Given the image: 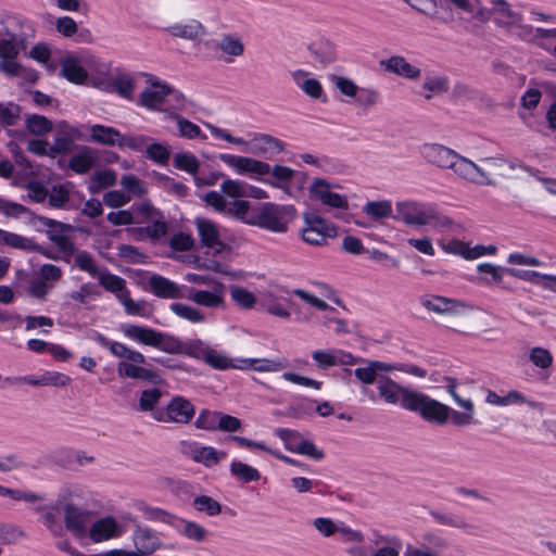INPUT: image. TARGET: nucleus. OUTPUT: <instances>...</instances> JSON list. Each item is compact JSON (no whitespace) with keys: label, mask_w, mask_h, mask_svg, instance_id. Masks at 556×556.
I'll list each match as a JSON object with an SVG mask.
<instances>
[{"label":"nucleus","mask_w":556,"mask_h":556,"mask_svg":"<svg viewBox=\"0 0 556 556\" xmlns=\"http://www.w3.org/2000/svg\"><path fill=\"white\" fill-rule=\"evenodd\" d=\"M90 138L92 141L101 144L118 147L121 132L113 127L96 124L90 128Z\"/></svg>","instance_id":"obj_36"},{"label":"nucleus","mask_w":556,"mask_h":556,"mask_svg":"<svg viewBox=\"0 0 556 556\" xmlns=\"http://www.w3.org/2000/svg\"><path fill=\"white\" fill-rule=\"evenodd\" d=\"M299 75L304 76V73L299 71L294 74L296 85L311 98L319 99L323 94L321 84L315 78H305L303 81H300Z\"/></svg>","instance_id":"obj_55"},{"label":"nucleus","mask_w":556,"mask_h":556,"mask_svg":"<svg viewBox=\"0 0 556 556\" xmlns=\"http://www.w3.org/2000/svg\"><path fill=\"white\" fill-rule=\"evenodd\" d=\"M255 211L256 205L251 206L249 201L236 199L230 203L227 202V211L224 213V215L233 217L244 224L251 225L250 220L253 219Z\"/></svg>","instance_id":"obj_34"},{"label":"nucleus","mask_w":556,"mask_h":556,"mask_svg":"<svg viewBox=\"0 0 556 556\" xmlns=\"http://www.w3.org/2000/svg\"><path fill=\"white\" fill-rule=\"evenodd\" d=\"M96 278L99 280V285L106 291L114 293L117 300L121 294H124V292H129L126 287V280L110 273L106 267H102Z\"/></svg>","instance_id":"obj_30"},{"label":"nucleus","mask_w":556,"mask_h":556,"mask_svg":"<svg viewBox=\"0 0 556 556\" xmlns=\"http://www.w3.org/2000/svg\"><path fill=\"white\" fill-rule=\"evenodd\" d=\"M377 392L363 387L361 393L370 402H382L388 405L400 406L407 409L416 389L405 387L393 380L387 375H380L376 386Z\"/></svg>","instance_id":"obj_4"},{"label":"nucleus","mask_w":556,"mask_h":556,"mask_svg":"<svg viewBox=\"0 0 556 556\" xmlns=\"http://www.w3.org/2000/svg\"><path fill=\"white\" fill-rule=\"evenodd\" d=\"M285 142L280 139L267 134L255 135L250 143L249 151L252 154L263 156L265 159H273L275 155L285 150Z\"/></svg>","instance_id":"obj_15"},{"label":"nucleus","mask_w":556,"mask_h":556,"mask_svg":"<svg viewBox=\"0 0 556 556\" xmlns=\"http://www.w3.org/2000/svg\"><path fill=\"white\" fill-rule=\"evenodd\" d=\"M275 434L283 442L285 447L293 453L298 451V446L303 441L301 433L293 429L277 428Z\"/></svg>","instance_id":"obj_51"},{"label":"nucleus","mask_w":556,"mask_h":556,"mask_svg":"<svg viewBox=\"0 0 556 556\" xmlns=\"http://www.w3.org/2000/svg\"><path fill=\"white\" fill-rule=\"evenodd\" d=\"M452 163L453 165L448 169H452L456 175L470 182L482 186H493L495 184L475 162L458 153H456Z\"/></svg>","instance_id":"obj_11"},{"label":"nucleus","mask_w":556,"mask_h":556,"mask_svg":"<svg viewBox=\"0 0 556 556\" xmlns=\"http://www.w3.org/2000/svg\"><path fill=\"white\" fill-rule=\"evenodd\" d=\"M63 510L66 529L76 534H83L86 531L91 514L71 503L66 504Z\"/></svg>","instance_id":"obj_20"},{"label":"nucleus","mask_w":556,"mask_h":556,"mask_svg":"<svg viewBox=\"0 0 556 556\" xmlns=\"http://www.w3.org/2000/svg\"><path fill=\"white\" fill-rule=\"evenodd\" d=\"M172 117L177 123V127H178L180 137H184L187 139H195V138H201L202 140L206 139V136L204 134H202L201 128L197 124L190 122L189 119H187L178 114H174Z\"/></svg>","instance_id":"obj_42"},{"label":"nucleus","mask_w":556,"mask_h":556,"mask_svg":"<svg viewBox=\"0 0 556 556\" xmlns=\"http://www.w3.org/2000/svg\"><path fill=\"white\" fill-rule=\"evenodd\" d=\"M121 533L116 520L111 516L97 520L89 530V536L93 542L106 541L119 536Z\"/></svg>","instance_id":"obj_21"},{"label":"nucleus","mask_w":556,"mask_h":556,"mask_svg":"<svg viewBox=\"0 0 556 556\" xmlns=\"http://www.w3.org/2000/svg\"><path fill=\"white\" fill-rule=\"evenodd\" d=\"M419 301L426 309L440 315L455 314L456 307L460 305L459 302L441 295H422Z\"/></svg>","instance_id":"obj_22"},{"label":"nucleus","mask_w":556,"mask_h":556,"mask_svg":"<svg viewBox=\"0 0 556 556\" xmlns=\"http://www.w3.org/2000/svg\"><path fill=\"white\" fill-rule=\"evenodd\" d=\"M429 515L441 526L462 529L469 534H473L478 530L477 526L467 522L465 517L458 514L430 510Z\"/></svg>","instance_id":"obj_26"},{"label":"nucleus","mask_w":556,"mask_h":556,"mask_svg":"<svg viewBox=\"0 0 556 556\" xmlns=\"http://www.w3.org/2000/svg\"><path fill=\"white\" fill-rule=\"evenodd\" d=\"M173 165L179 170H184L193 177L200 168V162L197 156L190 152H179L174 155Z\"/></svg>","instance_id":"obj_39"},{"label":"nucleus","mask_w":556,"mask_h":556,"mask_svg":"<svg viewBox=\"0 0 556 556\" xmlns=\"http://www.w3.org/2000/svg\"><path fill=\"white\" fill-rule=\"evenodd\" d=\"M420 153L428 163L440 168H450L457 152L439 143H425Z\"/></svg>","instance_id":"obj_16"},{"label":"nucleus","mask_w":556,"mask_h":556,"mask_svg":"<svg viewBox=\"0 0 556 556\" xmlns=\"http://www.w3.org/2000/svg\"><path fill=\"white\" fill-rule=\"evenodd\" d=\"M230 472L244 483L257 481L261 478V473L256 468L239 460H233L230 464Z\"/></svg>","instance_id":"obj_40"},{"label":"nucleus","mask_w":556,"mask_h":556,"mask_svg":"<svg viewBox=\"0 0 556 556\" xmlns=\"http://www.w3.org/2000/svg\"><path fill=\"white\" fill-rule=\"evenodd\" d=\"M295 174L296 172L288 166L274 165L270 167V176L263 178L262 181L276 188L286 189Z\"/></svg>","instance_id":"obj_37"},{"label":"nucleus","mask_w":556,"mask_h":556,"mask_svg":"<svg viewBox=\"0 0 556 556\" xmlns=\"http://www.w3.org/2000/svg\"><path fill=\"white\" fill-rule=\"evenodd\" d=\"M195 413L194 405L182 396H174L166 405L165 410H156L153 418L162 422H176L186 425L191 421Z\"/></svg>","instance_id":"obj_8"},{"label":"nucleus","mask_w":556,"mask_h":556,"mask_svg":"<svg viewBox=\"0 0 556 556\" xmlns=\"http://www.w3.org/2000/svg\"><path fill=\"white\" fill-rule=\"evenodd\" d=\"M238 369L245 370L253 368L260 372L279 371L287 367L285 359H267V358H244L240 359Z\"/></svg>","instance_id":"obj_28"},{"label":"nucleus","mask_w":556,"mask_h":556,"mask_svg":"<svg viewBox=\"0 0 556 556\" xmlns=\"http://www.w3.org/2000/svg\"><path fill=\"white\" fill-rule=\"evenodd\" d=\"M74 262L75 266H77L80 270L88 273L93 278H96L101 270L97 266L93 256L87 251L77 252Z\"/></svg>","instance_id":"obj_54"},{"label":"nucleus","mask_w":556,"mask_h":556,"mask_svg":"<svg viewBox=\"0 0 556 556\" xmlns=\"http://www.w3.org/2000/svg\"><path fill=\"white\" fill-rule=\"evenodd\" d=\"M395 218L408 226L450 227L453 225V220L441 214L432 203L399 202Z\"/></svg>","instance_id":"obj_1"},{"label":"nucleus","mask_w":556,"mask_h":556,"mask_svg":"<svg viewBox=\"0 0 556 556\" xmlns=\"http://www.w3.org/2000/svg\"><path fill=\"white\" fill-rule=\"evenodd\" d=\"M146 152L148 159L161 165L167 164L170 157V151L168 147L162 143L153 142L149 144L146 149Z\"/></svg>","instance_id":"obj_56"},{"label":"nucleus","mask_w":556,"mask_h":556,"mask_svg":"<svg viewBox=\"0 0 556 556\" xmlns=\"http://www.w3.org/2000/svg\"><path fill=\"white\" fill-rule=\"evenodd\" d=\"M295 216L296 210L293 205L264 202L256 204L254 217L250 222L251 226L276 233H285Z\"/></svg>","instance_id":"obj_2"},{"label":"nucleus","mask_w":556,"mask_h":556,"mask_svg":"<svg viewBox=\"0 0 556 556\" xmlns=\"http://www.w3.org/2000/svg\"><path fill=\"white\" fill-rule=\"evenodd\" d=\"M131 540L135 549L130 552L138 553L141 556L151 555L163 546V542L161 541L157 532L140 523L135 525Z\"/></svg>","instance_id":"obj_13"},{"label":"nucleus","mask_w":556,"mask_h":556,"mask_svg":"<svg viewBox=\"0 0 556 556\" xmlns=\"http://www.w3.org/2000/svg\"><path fill=\"white\" fill-rule=\"evenodd\" d=\"M381 65H383L387 71L409 79L418 78L421 73L418 67L409 64L405 58L400 55H393L387 61H381Z\"/></svg>","instance_id":"obj_27"},{"label":"nucleus","mask_w":556,"mask_h":556,"mask_svg":"<svg viewBox=\"0 0 556 556\" xmlns=\"http://www.w3.org/2000/svg\"><path fill=\"white\" fill-rule=\"evenodd\" d=\"M119 184L130 198H141L147 193L146 184L134 174L123 175Z\"/></svg>","instance_id":"obj_43"},{"label":"nucleus","mask_w":556,"mask_h":556,"mask_svg":"<svg viewBox=\"0 0 556 556\" xmlns=\"http://www.w3.org/2000/svg\"><path fill=\"white\" fill-rule=\"evenodd\" d=\"M493 11L498 15L496 23L501 26L510 28L522 26V15L514 11L506 0H491Z\"/></svg>","instance_id":"obj_23"},{"label":"nucleus","mask_w":556,"mask_h":556,"mask_svg":"<svg viewBox=\"0 0 556 556\" xmlns=\"http://www.w3.org/2000/svg\"><path fill=\"white\" fill-rule=\"evenodd\" d=\"M173 529L188 540L197 543L204 542L207 536V530L200 523L191 520H186L177 516Z\"/></svg>","instance_id":"obj_25"},{"label":"nucleus","mask_w":556,"mask_h":556,"mask_svg":"<svg viewBox=\"0 0 556 556\" xmlns=\"http://www.w3.org/2000/svg\"><path fill=\"white\" fill-rule=\"evenodd\" d=\"M363 211L372 219H382L391 216L392 206L390 201H370L365 204Z\"/></svg>","instance_id":"obj_50"},{"label":"nucleus","mask_w":556,"mask_h":556,"mask_svg":"<svg viewBox=\"0 0 556 556\" xmlns=\"http://www.w3.org/2000/svg\"><path fill=\"white\" fill-rule=\"evenodd\" d=\"M210 49H220L224 53L231 56H241L244 53L242 41L231 35H225L220 41L207 40L204 43Z\"/></svg>","instance_id":"obj_35"},{"label":"nucleus","mask_w":556,"mask_h":556,"mask_svg":"<svg viewBox=\"0 0 556 556\" xmlns=\"http://www.w3.org/2000/svg\"><path fill=\"white\" fill-rule=\"evenodd\" d=\"M219 412H211L207 409H203L200 412L199 416L194 421V426L198 429L214 431L217 430Z\"/></svg>","instance_id":"obj_59"},{"label":"nucleus","mask_w":556,"mask_h":556,"mask_svg":"<svg viewBox=\"0 0 556 556\" xmlns=\"http://www.w3.org/2000/svg\"><path fill=\"white\" fill-rule=\"evenodd\" d=\"M12 249L26 251V252H33V251H40L41 247L34 241L30 238L23 237L21 235L11 232L9 245Z\"/></svg>","instance_id":"obj_60"},{"label":"nucleus","mask_w":556,"mask_h":556,"mask_svg":"<svg viewBox=\"0 0 556 556\" xmlns=\"http://www.w3.org/2000/svg\"><path fill=\"white\" fill-rule=\"evenodd\" d=\"M218 159L240 175L251 174L256 178H261L270 173V165L268 163L249 156L220 153Z\"/></svg>","instance_id":"obj_9"},{"label":"nucleus","mask_w":556,"mask_h":556,"mask_svg":"<svg viewBox=\"0 0 556 556\" xmlns=\"http://www.w3.org/2000/svg\"><path fill=\"white\" fill-rule=\"evenodd\" d=\"M245 181L236 179H225L220 185L222 192L229 198H244Z\"/></svg>","instance_id":"obj_63"},{"label":"nucleus","mask_w":556,"mask_h":556,"mask_svg":"<svg viewBox=\"0 0 556 556\" xmlns=\"http://www.w3.org/2000/svg\"><path fill=\"white\" fill-rule=\"evenodd\" d=\"M153 88H146L140 97L138 104L149 110H161L168 98H174L179 104H182L184 97L169 85L161 83L157 78L149 80Z\"/></svg>","instance_id":"obj_6"},{"label":"nucleus","mask_w":556,"mask_h":556,"mask_svg":"<svg viewBox=\"0 0 556 556\" xmlns=\"http://www.w3.org/2000/svg\"><path fill=\"white\" fill-rule=\"evenodd\" d=\"M422 88L428 91L425 98L429 100L433 94L446 92L450 88V81L446 76H428L422 84Z\"/></svg>","instance_id":"obj_45"},{"label":"nucleus","mask_w":556,"mask_h":556,"mask_svg":"<svg viewBox=\"0 0 556 556\" xmlns=\"http://www.w3.org/2000/svg\"><path fill=\"white\" fill-rule=\"evenodd\" d=\"M165 30L173 37H178L188 40H195L200 36L205 34L204 26L192 20L188 24H174L165 28Z\"/></svg>","instance_id":"obj_31"},{"label":"nucleus","mask_w":556,"mask_h":556,"mask_svg":"<svg viewBox=\"0 0 556 556\" xmlns=\"http://www.w3.org/2000/svg\"><path fill=\"white\" fill-rule=\"evenodd\" d=\"M458 406L464 408V412H458L448 406L447 421L455 427H466L476 424L473 418L475 406L470 399H466V402H462Z\"/></svg>","instance_id":"obj_33"},{"label":"nucleus","mask_w":556,"mask_h":556,"mask_svg":"<svg viewBox=\"0 0 556 556\" xmlns=\"http://www.w3.org/2000/svg\"><path fill=\"white\" fill-rule=\"evenodd\" d=\"M49 205L55 208L64 207L70 201V192L63 185L53 186L48 194Z\"/></svg>","instance_id":"obj_62"},{"label":"nucleus","mask_w":556,"mask_h":556,"mask_svg":"<svg viewBox=\"0 0 556 556\" xmlns=\"http://www.w3.org/2000/svg\"><path fill=\"white\" fill-rule=\"evenodd\" d=\"M186 286H179L170 279L153 274L148 280V290L161 299H184Z\"/></svg>","instance_id":"obj_14"},{"label":"nucleus","mask_w":556,"mask_h":556,"mask_svg":"<svg viewBox=\"0 0 556 556\" xmlns=\"http://www.w3.org/2000/svg\"><path fill=\"white\" fill-rule=\"evenodd\" d=\"M118 301L123 304L126 314L134 316H147L146 312V302L144 301H134L130 298V292H124L118 296Z\"/></svg>","instance_id":"obj_57"},{"label":"nucleus","mask_w":556,"mask_h":556,"mask_svg":"<svg viewBox=\"0 0 556 556\" xmlns=\"http://www.w3.org/2000/svg\"><path fill=\"white\" fill-rule=\"evenodd\" d=\"M61 74L68 81L74 84H84L88 78L87 71L79 65L75 59H66L61 65Z\"/></svg>","instance_id":"obj_38"},{"label":"nucleus","mask_w":556,"mask_h":556,"mask_svg":"<svg viewBox=\"0 0 556 556\" xmlns=\"http://www.w3.org/2000/svg\"><path fill=\"white\" fill-rule=\"evenodd\" d=\"M204 363L218 370L238 368V365L233 364L232 361L229 359L224 353H220L212 348L207 352Z\"/></svg>","instance_id":"obj_53"},{"label":"nucleus","mask_w":556,"mask_h":556,"mask_svg":"<svg viewBox=\"0 0 556 556\" xmlns=\"http://www.w3.org/2000/svg\"><path fill=\"white\" fill-rule=\"evenodd\" d=\"M111 90L125 99H131L135 80L129 75H118L110 84Z\"/></svg>","instance_id":"obj_47"},{"label":"nucleus","mask_w":556,"mask_h":556,"mask_svg":"<svg viewBox=\"0 0 556 556\" xmlns=\"http://www.w3.org/2000/svg\"><path fill=\"white\" fill-rule=\"evenodd\" d=\"M195 510L205 513L210 517L217 516L222 513V505L208 495H198L192 501Z\"/></svg>","instance_id":"obj_44"},{"label":"nucleus","mask_w":556,"mask_h":556,"mask_svg":"<svg viewBox=\"0 0 556 556\" xmlns=\"http://www.w3.org/2000/svg\"><path fill=\"white\" fill-rule=\"evenodd\" d=\"M308 49L321 64H328L334 60L332 47L328 42L313 43Z\"/></svg>","instance_id":"obj_64"},{"label":"nucleus","mask_w":556,"mask_h":556,"mask_svg":"<svg viewBox=\"0 0 556 556\" xmlns=\"http://www.w3.org/2000/svg\"><path fill=\"white\" fill-rule=\"evenodd\" d=\"M406 410L435 426L442 427L447 424L448 406L418 390L415 391Z\"/></svg>","instance_id":"obj_5"},{"label":"nucleus","mask_w":556,"mask_h":556,"mask_svg":"<svg viewBox=\"0 0 556 556\" xmlns=\"http://www.w3.org/2000/svg\"><path fill=\"white\" fill-rule=\"evenodd\" d=\"M529 359L535 367L541 369H546L553 364V355L551 352L540 346L531 349Z\"/></svg>","instance_id":"obj_58"},{"label":"nucleus","mask_w":556,"mask_h":556,"mask_svg":"<svg viewBox=\"0 0 556 556\" xmlns=\"http://www.w3.org/2000/svg\"><path fill=\"white\" fill-rule=\"evenodd\" d=\"M311 198L318 200L323 205L346 210L349 207L348 198L340 193L333 192L332 187L324 178H315L309 186Z\"/></svg>","instance_id":"obj_12"},{"label":"nucleus","mask_w":556,"mask_h":556,"mask_svg":"<svg viewBox=\"0 0 556 556\" xmlns=\"http://www.w3.org/2000/svg\"><path fill=\"white\" fill-rule=\"evenodd\" d=\"M26 128L33 135H43L52 130L53 124L43 115L33 114L26 121Z\"/></svg>","instance_id":"obj_49"},{"label":"nucleus","mask_w":556,"mask_h":556,"mask_svg":"<svg viewBox=\"0 0 556 556\" xmlns=\"http://www.w3.org/2000/svg\"><path fill=\"white\" fill-rule=\"evenodd\" d=\"M21 117V106L13 102L0 103V124L15 126Z\"/></svg>","instance_id":"obj_48"},{"label":"nucleus","mask_w":556,"mask_h":556,"mask_svg":"<svg viewBox=\"0 0 556 556\" xmlns=\"http://www.w3.org/2000/svg\"><path fill=\"white\" fill-rule=\"evenodd\" d=\"M121 331L130 340L168 354H179L185 349V344L177 337L150 327L126 324L121 326Z\"/></svg>","instance_id":"obj_3"},{"label":"nucleus","mask_w":556,"mask_h":556,"mask_svg":"<svg viewBox=\"0 0 556 556\" xmlns=\"http://www.w3.org/2000/svg\"><path fill=\"white\" fill-rule=\"evenodd\" d=\"M150 140L149 137L143 135H122L118 142L119 148H128L136 152H141L146 148L147 142Z\"/></svg>","instance_id":"obj_61"},{"label":"nucleus","mask_w":556,"mask_h":556,"mask_svg":"<svg viewBox=\"0 0 556 556\" xmlns=\"http://www.w3.org/2000/svg\"><path fill=\"white\" fill-rule=\"evenodd\" d=\"M117 375L119 378L146 380L154 386H160L164 382V379L157 371L127 362H119L117 364Z\"/></svg>","instance_id":"obj_17"},{"label":"nucleus","mask_w":556,"mask_h":556,"mask_svg":"<svg viewBox=\"0 0 556 556\" xmlns=\"http://www.w3.org/2000/svg\"><path fill=\"white\" fill-rule=\"evenodd\" d=\"M169 308L178 317L189 320L191 323H203L205 320V315L201 311L188 306L184 303H172Z\"/></svg>","instance_id":"obj_46"},{"label":"nucleus","mask_w":556,"mask_h":556,"mask_svg":"<svg viewBox=\"0 0 556 556\" xmlns=\"http://www.w3.org/2000/svg\"><path fill=\"white\" fill-rule=\"evenodd\" d=\"M136 508L142 514V517L146 520L165 523L170 526L172 528L177 518L176 515L163 508L150 506L142 501L136 503Z\"/></svg>","instance_id":"obj_29"},{"label":"nucleus","mask_w":556,"mask_h":556,"mask_svg":"<svg viewBox=\"0 0 556 556\" xmlns=\"http://www.w3.org/2000/svg\"><path fill=\"white\" fill-rule=\"evenodd\" d=\"M23 380L25 384H29L33 387L51 386L58 388L67 387L72 381L70 376L59 371H45L39 377L27 375L23 376Z\"/></svg>","instance_id":"obj_24"},{"label":"nucleus","mask_w":556,"mask_h":556,"mask_svg":"<svg viewBox=\"0 0 556 556\" xmlns=\"http://www.w3.org/2000/svg\"><path fill=\"white\" fill-rule=\"evenodd\" d=\"M194 224L197 226L202 245L210 249L216 248V253H219L224 250L225 243L222 242L219 238V231L213 222L206 218L198 217L195 218Z\"/></svg>","instance_id":"obj_18"},{"label":"nucleus","mask_w":556,"mask_h":556,"mask_svg":"<svg viewBox=\"0 0 556 556\" xmlns=\"http://www.w3.org/2000/svg\"><path fill=\"white\" fill-rule=\"evenodd\" d=\"M306 227L302 231V239L312 245H324L328 238L337 236V229L331 222L326 220L321 216L311 213L305 214Z\"/></svg>","instance_id":"obj_7"},{"label":"nucleus","mask_w":556,"mask_h":556,"mask_svg":"<svg viewBox=\"0 0 556 556\" xmlns=\"http://www.w3.org/2000/svg\"><path fill=\"white\" fill-rule=\"evenodd\" d=\"M92 182L89 189L92 193H96L100 189L114 186L116 182V174L112 169L97 170L92 176Z\"/></svg>","instance_id":"obj_52"},{"label":"nucleus","mask_w":556,"mask_h":556,"mask_svg":"<svg viewBox=\"0 0 556 556\" xmlns=\"http://www.w3.org/2000/svg\"><path fill=\"white\" fill-rule=\"evenodd\" d=\"M162 395L163 393L161 389L156 387L142 390L139 396L138 410L151 412V414L153 415V413L157 410L155 408L160 403Z\"/></svg>","instance_id":"obj_41"},{"label":"nucleus","mask_w":556,"mask_h":556,"mask_svg":"<svg viewBox=\"0 0 556 556\" xmlns=\"http://www.w3.org/2000/svg\"><path fill=\"white\" fill-rule=\"evenodd\" d=\"M185 298L193 301L198 305H202L210 308H215L224 303L223 285L219 283L214 288L213 291L197 290L194 288H187Z\"/></svg>","instance_id":"obj_19"},{"label":"nucleus","mask_w":556,"mask_h":556,"mask_svg":"<svg viewBox=\"0 0 556 556\" xmlns=\"http://www.w3.org/2000/svg\"><path fill=\"white\" fill-rule=\"evenodd\" d=\"M37 513H42L41 521L54 536L63 534V527L59 519V503L54 505H43L35 508Z\"/></svg>","instance_id":"obj_32"},{"label":"nucleus","mask_w":556,"mask_h":556,"mask_svg":"<svg viewBox=\"0 0 556 556\" xmlns=\"http://www.w3.org/2000/svg\"><path fill=\"white\" fill-rule=\"evenodd\" d=\"M34 34L31 25L18 27L5 38H0V59H16L22 51H26L29 35Z\"/></svg>","instance_id":"obj_10"}]
</instances>
